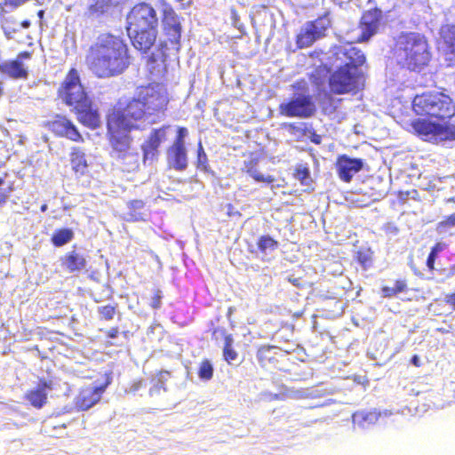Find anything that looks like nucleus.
I'll list each match as a JSON object with an SVG mask.
<instances>
[{
	"mask_svg": "<svg viewBox=\"0 0 455 455\" xmlns=\"http://www.w3.org/2000/svg\"><path fill=\"white\" fill-rule=\"evenodd\" d=\"M90 70L100 78L116 76L129 66L128 47L120 36L101 34L86 58Z\"/></svg>",
	"mask_w": 455,
	"mask_h": 455,
	"instance_id": "f257e3e1",
	"label": "nucleus"
},
{
	"mask_svg": "<svg viewBox=\"0 0 455 455\" xmlns=\"http://www.w3.org/2000/svg\"><path fill=\"white\" fill-rule=\"evenodd\" d=\"M333 55L340 60V67L330 77V88L336 94L358 91L363 84L362 66L365 56L352 44L335 47Z\"/></svg>",
	"mask_w": 455,
	"mask_h": 455,
	"instance_id": "f03ea898",
	"label": "nucleus"
},
{
	"mask_svg": "<svg viewBox=\"0 0 455 455\" xmlns=\"http://www.w3.org/2000/svg\"><path fill=\"white\" fill-rule=\"evenodd\" d=\"M167 103L165 87L161 84H151L139 89L136 98L121 112L137 124L141 121L153 124L159 117V114L163 113Z\"/></svg>",
	"mask_w": 455,
	"mask_h": 455,
	"instance_id": "7ed1b4c3",
	"label": "nucleus"
},
{
	"mask_svg": "<svg viewBox=\"0 0 455 455\" xmlns=\"http://www.w3.org/2000/svg\"><path fill=\"white\" fill-rule=\"evenodd\" d=\"M158 19L148 4L135 5L127 16V33L133 46L146 52L156 40Z\"/></svg>",
	"mask_w": 455,
	"mask_h": 455,
	"instance_id": "20e7f679",
	"label": "nucleus"
},
{
	"mask_svg": "<svg viewBox=\"0 0 455 455\" xmlns=\"http://www.w3.org/2000/svg\"><path fill=\"white\" fill-rule=\"evenodd\" d=\"M394 54L398 65L412 71H420L431 58L425 36L417 32L401 33Z\"/></svg>",
	"mask_w": 455,
	"mask_h": 455,
	"instance_id": "39448f33",
	"label": "nucleus"
},
{
	"mask_svg": "<svg viewBox=\"0 0 455 455\" xmlns=\"http://www.w3.org/2000/svg\"><path fill=\"white\" fill-rule=\"evenodd\" d=\"M412 108L418 116H427L437 119L451 118L455 114V106L451 99L441 92H430L417 95Z\"/></svg>",
	"mask_w": 455,
	"mask_h": 455,
	"instance_id": "423d86ee",
	"label": "nucleus"
},
{
	"mask_svg": "<svg viewBox=\"0 0 455 455\" xmlns=\"http://www.w3.org/2000/svg\"><path fill=\"white\" fill-rule=\"evenodd\" d=\"M140 124L135 123L121 111H115L108 118V130L110 135V143L118 157H123L130 148L131 140L129 132L132 129H140Z\"/></svg>",
	"mask_w": 455,
	"mask_h": 455,
	"instance_id": "0eeeda50",
	"label": "nucleus"
},
{
	"mask_svg": "<svg viewBox=\"0 0 455 455\" xmlns=\"http://www.w3.org/2000/svg\"><path fill=\"white\" fill-rule=\"evenodd\" d=\"M331 25V20L328 12L315 20L307 21L297 35V46L300 49L311 46L315 41L325 36Z\"/></svg>",
	"mask_w": 455,
	"mask_h": 455,
	"instance_id": "6e6552de",
	"label": "nucleus"
},
{
	"mask_svg": "<svg viewBox=\"0 0 455 455\" xmlns=\"http://www.w3.org/2000/svg\"><path fill=\"white\" fill-rule=\"evenodd\" d=\"M59 96L68 106L74 108L89 100L76 69L72 68L69 70L59 89Z\"/></svg>",
	"mask_w": 455,
	"mask_h": 455,
	"instance_id": "1a4fd4ad",
	"label": "nucleus"
},
{
	"mask_svg": "<svg viewBox=\"0 0 455 455\" xmlns=\"http://www.w3.org/2000/svg\"><path fill=\"white\" fill-rule=\"evenodd\" d=\"M411 125L415 132L427 141L439 143L455 139V126H446L425 119H418Z\"/></svg>",
	"mask_w": 455,
	"mask_h": 455,
	"instance_id": "9d476101",
	"label": "nucleus"
},
{
	"mask_svg": "<svg viewBox=\"0 0 455 455\" xmlns=\"http://www.w3.org/2000/svg\"><path fill=\"white\" fill-rule=\"evenodd\" d=\"M280 113L288 117L307 118L315 112V106L309 95L299 94L279 106Z\"/></svg>",
	"mask_w": 455,
	"mask_h": 455,
	"instance_id": "9b49d317",
	"label": "nucleus"
},
{
	"mask_svg": "<svg viewBox=\"0 0 455 455\" xmlns=\"http://www.w3.org/2000/svg\"><path fill=\"white\" fill-rule=\"evenodd\" d=\"M363 167V159L350 157L347 155L339 156L336 162L337 172L344 182H350L354 175L359 172Z\"/></svg>",
	"mask_w": 455,
	"mask_h": 455,
	"instance_id": "f8f14e48",
	"label": "nucleus"
},
{
	"mask_svg": "<svg viewBox=\"0 0 455 455\" xmlns=\"http://www.w3.org/2000/svg\"><path fill=\"white\" fill-rule=\"evenodd\" d=\"M163 26L165 35L168 37V41L172 45V49L178 52L180 49L181 27L179 19L173 11L164 12Z\"/></svg>",
	"mask_w": 455,
	"mask_h": 455,
	"instance_id": "ddd939ff",
	"label": "nucleus"
},
{
	"mask_svg": "<svg viewBox=\"0 0 455 455\" xmlns=\"http://www.w3.org/2000/svg\"><path fill=\"white\" fill-rule=\"evenodd\" d=\"M382 18V12L378 8L371 9L363 13L361 19V36L360 41L367 42L374 36L379 27Z\"/></svg>",
	"mask_w": 455,
	"mask_h": 455,
	"instance_id": "4468645a",
	"label": "nucleus"
},
{
	"mask_svg": "<svg viewBox=\"0 0 455 455\" xmlns=\"http://www.w3.org/2000/svg\"><path fill=\"white\" fill-rule=\"evenodd\" d=\"M107 385L87 387L83 388L76 397V406L79 411H87L95 405L105 392Z\"/></svg>",
	"mask_w": 455,
	"mask_h": 455,
	"instance_id": "2eb2a0df",
	"label": "nucleus"
},
{
	"mask_svg": "<svg viewBox=\"0 0 455 455\" xmlns=\"http://www.w3.org/2000/svg\"><path fill=\"white\" fill-rule=\"evenodd\" d=\"M165 49H167V43H161L159 47L148 57L147 68L153 78H160L166 72Z\"/></svg>",
	"mask_w": 455,
	"mask_h": 455,
	"instance_id": "dca6fc26",
	"label": "nucleus"
},
{
	"mask_svg": "<svg viewBox=\"0 0 455 455\" xmlns=\"http://www.w3.org/2000/svg\"><path fill=\"white\" fill-rule=\"evenodd\" d=\"M442 43L440 50L448 62V66L455 65V26L446 25L441 28Z\"/></svg>",
	"mask_w": 455,
	"mask_h": 455,
	"instance_id": "f3484780",
	"label": "nucleus"
},
{
	"mask_svg": "<svg viewBox=\"0 0 455 455\" xmlns=\"http://www.w3.org/2000/svg\"><path fill=\"white\" fill-rule=\"evenodd\" d=\"M393 415L390 410L377 411H358L352 415V422L360 428L365 429L374 425L379 419L388 418Z\"/></svg>",
	"mask_w": 455,
	"mask_h": 455,
	"instance_id": "a211bd4d",
	"label": "nucleus"
},
{
	"mask_svg": "<svg viewBox=\"0 0 455 455\" xmlns=\"http://www.w3.org/2000/svg\"><path fill=\"white\" fill-rule=\"evenodd\" d=\"M51 130L59 136L79 141L82 139L76 127L66 117L60 116L51 124Z\"/></svg>",
	"mask_w": 455,
	"mask_h": 455,
	"instance_id": "6ab92c4d",
	"label": "nucleus"
},
{
	"mask_svg": "<svg viewBox=\"0 0 455 455\" xmlns=\"http://www.w3.org/2000/svg\"><path fill=\"white\" fill-rule=\"evenodd\" d=\"M75 109L77 112L78 119L84 125L91 128H96L100 125V115L98 111L92 108L90 99L84 101L83 104H79Z\"/></svg>",
	"mask_w": 455,
	"mask_h": 455,
	"instance_id": "aec40b11",
	"label": "nucleus"
},
{
	"mask_svg": "<svg viewBox=\"0 0 455 455\" xmlns=\"http://www.w3.org/2000/svg\"><path fill=\"white\" fill-rule=\"evenodd\" d=\"M52 389V381L40 380L35 388L26 394V399L32 406L40 409L45 404L48 392Z\"/></svg>",
	"mask_w": 455,
	"mask_h": 455,
	"instance_id": "412c9836",
	"label": "nucleus"
},
{
	"mask_svg": "<svg viewBox=\"0 0 455 455\" xmlns=\"http://www.w3.org/2000/svg\"><path fill=\"white\" fill-rule=\"evenodd\" d=\"M168 126H162L158 129H154L148 140L143 144L142 150L144 158H153L160 144L166 139V131Z\"/></svg>",
	"mask_w": 455,
	"mask_h": 455,
	"instance_id": "4be33fe9",
	"label": "nucleus"
},
{
	"mask_svg": "<svg viewBox=\"0 0 455 455\" xmlns=\"http://www.w3.org/2000/svg\"><path fill=\"white\" fill-rule=\"evenodd\" d=\"M127 0H97L88 8V15L98 19L103 15L111 14L115 9L122 6Z\"/></svg>",
	"mask_w": 455,
	"mask_h": 455,
	"instance_id": "5701e85b",
	"label": "nucleus"
},
{
	"mask_svg": "<svg viewBox=\"0 0 455 455\" xmlns=\"http://www.w3.org/2000/svg\"><path fill=\"white\" fill-rule=\"evenodd\" d=\"M0 74L3 76L14 80L27 79L28 76L27 68H25L23 63L19 60H0Z\"/></svg>",
	"mask_w": 455,
	"mask_h": 455,
	"instance_id": "b1692460",
	"label": "nucleus"
},
{
	"mask_svg": "<svg viewBox=\"0 0 455 455\" xmlns=\"http://www.w3.org/2000/svg\"><path fill=\"white\" fill-rule=\"evenodd\" d=\"M169 165L176 171H184L188 167L186 147L172 146L167 151Z\"/></svg>",
	"mask_w": 455,
	"mask_h": 455,
	"instance_id": "393cba45",
	"label": "nucleus"
},
{
	"mask_svg": "<svg viewBox=\"0 0 455 455\" xmlns=\"http://www.w3.org/2000/svg\"><path fill=\"white\" fill-rule=\"evenodd\" d=\"M62 265L71 273L76 271H82L87 266L85 257L76 251H72L65 255Z\"/></svg>",
	"mask_w": 455,
	"mask_h": 455,
	"instance_id": "a878e982",
	"label": "nucleus"
},
{
	"mask_svg": "<svg viewBox=\"0 0 455 455\" xmlns=\"http://www.w3.org/2000/svg\"><path fill=\"white\" fill-rule=\"evenodd\" d=\"M71 164L76 172H79L81 174L85 172L87 161L85 159V154L81 148H73L71 153Z\"/></svg>",
	"mask_w": 455,
	"mask_h": 455,
	"instance_id": "bb28decb",
	"label": "nucleus"
},
{
	"mask_svg": "<svg viewBox=\"0 0 455 455\" xmlns=\"http://www.w3.org/2000/svg\"><path fill=\"white\" fill-rule=\"evenodd\" d=\"M145 207V204L142 200H132L128 203L129 212H127L128 220L139 221L144 220V213L142 210Z\"/></svg>",
	"mask_w": 455,
	"mask_h": 455,
	"instance_id": "cd10ccee",
	"label": "nucleus"
},
{
	"mask_svg": "<svg viewBox=\"0 0 455 455\" xmlns=\"http://www.w3.org/2000/svg\"><path fill=\"white\" fill-rule=\"evenodd\" d=\"M3 12H4L1 11V15H3ZM1 25L4 34L7 39H12L13 37V34L20 31V22L12 17L2 16Z\"/></svg>",
	"mask_w": 455,
	"mask_h": 455,
	"instance_id": "c85d7f7f",
	"label": "nucleus"
},
{
	"mask_svg": "<svg viewBox=\"0 0 455 455\" xmlns=\"http://www.w3.org/2000/svg\"><path fill=\"white\" fill-rule=\"evenodd\" d=\"M196 167L206 174H210L212 176L215 175L214 171L212 170L208 164V157L201 142H199L197 148Z\"/></svg>",
	"mask_w": 455,
	"mask_h": 455,
	"instance_id": "c756f323",
	"label": "nucleus"
},
{
	"mask_svg": "<svg viewBox=\"0 0 455 455\" xmlns=\"http://www.w3.org/2000/svg\"><path fill=\"white\" fill-rule=\"evenodd\" d=\"M73 236H74V234L71 229L62 228V229L57 230L53 234V235L52 237V242L55 246L60 247V246H63L64 244L68 243V242H70L72 240Z\"/></svg>",
	"mask_w": 455,
	"mask_h": 455,
	"instance_id": "7c9ffc66",
	"label": "nucleus"
},
{
	"mask_svg": "<svg viewBox=\"0 0 455 455\" xmlns=\"http://www.w3.org/2000/svg\"><path fill=\"white\" fill-rule=\"evenodd\" d=\"M278 242L269 235H262L258 241V248L261 252L274 251L278 247Z\"/></svg>",
	"mask_w": 455,
	"mask_h": 455,
	"instance_id": "2f4dec72",
	"label": "nucleus"
},
{
	"mask_svg": "<svg viewBox=\"0 0 455 455\" xmlns=\"http://www.w3.org/2000/svg\"><path fill=\"white\" fill-rule=\"evenodd\" d=\"M234 339L231 335H227L224 339L223 355L228 363L235 361L237 358V353L233 349L232 344Z\"/></svg>",
	"mask_w": 455,
	"mask_h": 455,
	"instance_id": "473e14b6",
	"label": "nucleus"
},
{
	"mask_svg": "<svg viewBox=\"0 0 455 455\" xmlns=\"http://www.w3.org/2000/svg\"><path fill=\"white\" fill-rule=\"evenodd\" d=\"M213 366L209 360H204L198 369V377L204 381H208L212 378Z\"/></svg>",
	"mask_w": 455,
	"mask_h": 455,
	"instance_id": "72a5a7b5",
	"label": "nucleus"
},
{
	"mask_svg": "<svg viewBox=\"0 0 455 455\" xmlns=\"http://www.w3.org/2000/svg\"><path fill=\"white\" fill-rule=\"evenodd\" d=\"M170 373L168 371H161L158 374L157 381L154 384L153 387L149 389V395L154 396L155 395L160 394L161 389L165 391V387H164V382L168 379Z\"/></svg>",
	"mask_w": 455,
	"mask_h": 455,
	"instance_id": "f704fd0d",
	"label": "nucleus"
},
{
	"mask_svg": "<svg viewBox=\"0 0 455 455\" xmlns=\"http://www.w3.org/2000/svg\"><path fill=\"white\" fill-rule=\"evenodd\" d=\"M98 312L102 319L109 321L114 318L116 307L111 305L102 306L98 307Z\"/></svg>",
	"mask_w": 455,
	"mask_h": 455,
	"instance_id": "c9c22d12",
	"label": "nucleus"
},
{
	"mask_svg": "<svg viewBox=\"0 0 455 455\" xmlns=\"http://www.w3.org/2000/svg\"><path fill=\"white\" fill-rule=\"evenodd\" d=\"M455 227V212L450 215L445 220H443L437 225V231L439 233H444L447 228Z\"/></svg>",
	"mask_w": 455,
	"mask_h": 455,
	"instance_id": "e433bc0d",
	"label": "nucleus"
},
{
	"mask_svg": "<svg viewBox=\"0 0 455 455\" xmlns=\"http://www.w3.org/2000/svg\"><path fill=\"white\" fill-rule=\"evenodd\" d=\"M188 129L185 127H179L177 131V137L172 144L173 146L185 147V138L188 136Z\"/></svg>",
	"mask_w": 455,
	"mask_h": 455,
	"instance_id": "4c0bfd02",
	"label": "nucleus"
},
{
	"mask_svg": "<svg viewBox=\"0 0 455 455\" xmlns=\"http://www.w3.org/2000/svg\"><path fill=\"white\" fill-rule=\"evenodd\" d=\"M161 291H157L155 296L152 298L151 307L153 308H159L161 307Z\"/></svg>",
	"mask_w": 455,
	"mask_h": 455,
	"instance_id": "58836bf2",
	"label": "nucleus"
},
{
	"mask_svg": "<svg viewBox=\"0 0 455 455\" xmlns=\"http://www.w3.org/2000/svg\"><path fill=\"white\" fill-rule=\"evenodd\" d=\"M12 188L11 186L7 189H0V204H4L12 192Z\"/></svg>",
	"mask_w": 455,
	"mask_h": 455,
	"instance_id": "ea45409f",
	"label": "nucleus"
},
{
	"mask_svg": "<svg viewBox=\"0 0 455 455\" xmlns=\"http://www.w3.org/2000/svg\"><path fill=\"white\" fill-rule=\"evenodd\" d=\"M258 182H266L272 183L274 181V178L270 175L265 176L262 173L259 172V174L254 179Z\"/></svg>",
	"mask_w": 455,
	"mask_h": 455,
	"instance_id": "a19ab883",
	"label": "nucleus"
},
{
	"mask_svg": "<svg viewBox=\"0 0 455 455\" xmlns=\"http://www.w3.org/2000/svg\"><path fill=\"white\" fill-rule=\"evenodd\" d=\"M395 291V293L402 292L406 288V283L405 281L398 280L395 283L394 286H392Z\"/></svg>",
	"mask_w": 455,
	"mask_h": 455,
	"instance_id": "79ce46f5",
	"label": "nucleus"
},
{
	"mask_svg": "<svg viewBox=\"0 0 455 455\" xmlns=\"http://www.w3.org/2000/svg\"><path fill=\"white\" fill-rule=\"evenodd\" d=\"M436 256H435V253L434 252H429L428 256H427V267L430 269V270H433L435 268V261L436 259Z\"/></svg>",
	"mask_w": 455,
	"mask_h": 455,
	"instance_id": "37998d69",
	"label": "nucleus"
},
{
	"mask_svg": "<svg viewBox=\"0 0 455 455\" xmlns=\"http://www.w3.org/2000/svg\"><path fill=\"white\" fill-rule=\"evenodd\" d=\"M444 301L446 304L455 309V291L453 293L447 294L444 298Z\"/></svg>",
	"mask_w": 455,
	"mask_h": 455,
	"instance_id": "c03bdc74",
	"label": "nucleus"
},
{
	"mask_svg": "<svg viewBox=\"0 0 455 455\" xmlns=\"http://www.w3.org/2000/svg\"><path fill=\"white\" fill-rule=\"evenodd\" d=\"M382 294L384 297H392L395 296L396 293L393 287L384 286L382 288Z\"/></svg>",
	"mask_w": 455,
	"mask_h": 455,
	"instance_id": "a18cd8bd",
	"label": "nucleus"
},
{
	"mask_svg": "<svg viewBox=\"0 0 455 455\" xmlns=\"http://www.w3.org/2000/svg\"><path fill=\"white\" fill-rule=\"evenodd\" d=\"M297 176H298V179L304 181L305 179L309 177V171L307 168H304L302 170H298Z\"/></svg>",
	"mask_w": 455,
	"mask_h": 455,
	"instance_id": "49530a36",
	"label": "nucleus"
},
{
	"mask_svg": "<svg viewBox=\"0 0 455 455\" xmlns=\"http://www.w3.org/2000/svg\"><path fill=\"white\" fill-rule=\"evenodd\" d=\"M143 382L141 380L135 381L130 387L129 392L135 393L137 392L141 387Z\"/></svg>",
	"mask_w": 455,
	"mask_h": 455,
	"instance_id": "de8ad7c7",
	"label": "nucleus"
},
{
	"mask_svg": "<svg viewBox=\"0 0 455 455\" xmlns=\"http://www.w3.org/2000/svg\"><path fill=\"white\" fill-rule=\"evenodd\" d=\"M443 250V244L436 243L434 247H432L430 252H434L435 256H438V253Z\"/></svg>",
	"mask_w": 455,
	"mask_h": 455,
	"instance_id": "09e8293b",
	"label": "nucleus"
},
{
	"mask_svg": "<svg viewBox=\"0 0 455 455\" xmlns=\"http://www.w3.org/2000/svg\"><path fill=\"white\" fill-rule=\"evenodd\" d=\"M411 363L414 366L419 367L420 366V358L417 355H414L411 359Z\"/></svg>",
	"mask_w": 455,
	"mask_h": 455,
	"instance_id": "8fccbe9b",
	"label": "nucleus"
},
{
	"mask_svg": "<svg viewBox=\"0 0 455 455\" xmlns=\"http://www.w3.org/2000/svg\"><path fill=\"white\" fill-rule=\"evenodd\" d=\"M118 335V329L117 328H112L109 331H108V337L111 338V339H115L116 338Z\"/></svg>",
	"mask_w": 455,
	"mask_h": 455,
	"instance_id": "3c124183",
	"label": "nucleus"
},
{
	"mask_svg": "<svg viewBox=\"0 0 455 455\" xmlns=\"http://www.w3.org/2000/svg\"><path fill=\"white\" fill-rule=\"evenodd\" d=\"M259 172L254 168H251L248 170L249 175L253 179H255V177L259 174Z\"/></svg>",
	"mask_w": 455,
	"mask_h": 455,
	"instance_id": "603ef678",
	"label": "nucleus"
},
{
	"mask_svg": "<svg viewBox=\"0 0 455 455\" xmlns=\"http://www.w3.org/2000/svg\"><path fill=\"white\" fill-rule=\"evenodd\" d=\"M358 259H359V261H360L362 264H364V263H366V261L368 260V257H367V255H364V254L360 253V254H359V256H358Z\"/></svg>",
	"mask_w": 455,
	"mask_h": 455,
	"instance_id": "864d4df0",
	"label": "nucleus"
},
{
	"mask_svg": "<svg viewBox=\"0 0 455 455\" xmlns=\"http://www.w3.org/2000/svg\"><path fill=\"white\" fill-rule=\"evenodd\" d=\"M30 26V21L28 20H24L22 22H20V28H28Z\"/></svg>",
	"mask_w": 455,
	"mask_h": 455,
	"instance_id": "5fc2aeb1",
	"label": "nucleus"
},
{
	"mask_svg": "<svg viewBox=\"0 0 455 455\" xmlns=\"http://www.w3.org/2000/svg\"><path fill=\"white\" fill-rule=\"evenodd\" d=\"M270 349H271V347H268V348L262 347L259 350V354L262 355L264 352L269 351Z\"/></svg>",
	"mask_w": 455,
	"mask_h": 455,
	"instance_id": "6e6d98bb",
	"label": "nucleus"
},
{
	"mask_svg": "<svg viewBox=\"0 0 455 455\" xmlns=\"http://www.w3.org/2000/svg\"><path fill=\"white\" fill-rule=\"evenodd\" d=\"M3 81H0V98L2 97L4 93V86H3Z\"/></svg>",
	"mask_w": 455,
	"mask_h": 455,
	"instance_id": "4d7b16f0",
	"label": "nucleus"
},
{
	"mask_svg": "<svg viewBox=\"0 0 455 455\" xmlns=\"http://www.w3.org/2000/svg\"><path fill=\"white\" fill-rule=\"evenodd\" d=\"M47 209H48V206H47V204H43V205L41 206V208H40V210H41V212H45L47 211Z\"/></svg>",
	"mask_w": 455,
	"mask_h": 455,
	"instance_id": "13d9d810",
	"label": "nucleus"
},
{
	"mask_svg": "<svg viewBox=\"0 0 455 455\" xmlns=\"http://www.w3.org/2000/svg\"><path fill=\"white\" fill-rule=\"evenodd\" d=\"M44 12L43 10H40V11L38 12L37 15H38V17H39L40 19H42V18L44 17Z\"/></svg>",
	"mask_w": 455,
	"mask_h": 455,
	"instance_id": "bf43d9fd",
	"label": "nucleus"
},
{
	"mask_svg": "<svg viewBox=\"0 0 455 455\" xmlns=\"http://www.w3.org/2000/svg\"><path fill=\"white\" fill-rule=\"evenodd\" d=\"M4 183V177H0V187H2ZM0 189H3L2 188H0Z\"/></svg>",
	"mask_w": 455,
	"mask_h": 455,
	"instance_id": "052dcab7",
	"label": "nucleus"
},
{
	"mask_svg": "<svg viewBox=\"0 0 455 455\" xmlns=\"http://www.w3.org/2000/svg\"><path fill=\"white\" fill-rule=\"evenodd\" d=\"M454 274H455V268L451 269V270L449 272L448 276H452V275H454Z\"/></svg>",
	"mask_w": 455,
	"mask_h": 455,
	"instance_id": "680f3d73",
	"label": "nucleus"
},
{
	"mask_svg": "<svg viewBox=\"0 0 455 455\" xmlns=\"http://www.w3.org/2000/svg\"><path fill=\"white\" fill-rule=\"evenodd\" d=\"M289 127H290V129H292V130L298 129L294 124H290Z\"/></svg>",
	"mask_w": 455,
	"mask_h": 455,
	"instance_id": "e2e57ef3",
	"label": "nucleus"
},
{
	"mask_svg": "<svg viewBox=\"0 0 455 455\" xmlns=\"http://www.w3.org/2000/svg\"><path fill=\"white\" fill-rule=\"evenodd\" d=\"M312 141L316 143V144L320 143V140L319 139H314Z\"/></svg>",
	"mask_w": 455,
	"mask_h": 455,
	"instance_id": "0e129e2a",
	"label": "nucleus"
}]
</instances>
